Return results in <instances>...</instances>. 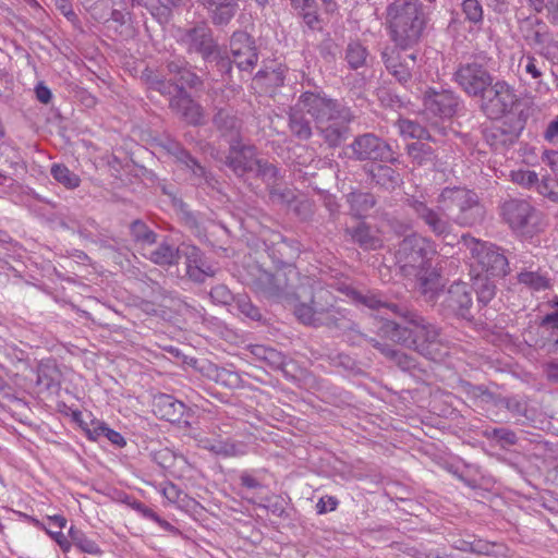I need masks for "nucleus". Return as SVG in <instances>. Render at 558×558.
<instances>
[{
    "instance_id": "57",
    "label": "nucleus",
    "mask_w": 558,
    "mask_h": 558,
    "mask_svg": "<svg viewBox=\"0 0 558 558\" xmlns=\"http://www.w3.org/2000/svg\"><path fill=\"white\" fill-rule=\"evenodd\" d=\"M518 279L520 283L536 291L545 290L549 287L547 278L534 271L520 272Z\"/></svg>"
},
{
    "instance_id": "26",
    "label": "nucleus",
    "mask_w": 558,
    "mask_h": 558,
    "mask_svg": "<svg viewBox=\"0 0 558 558\" xmlns=\"http://www.w3.org/2000/svg\"><path fill=\"white\" fill-rule=\"evenodd\" d=\"M154 413L161 420L180 422L185 412V404L170 395L160 393L154 398Z\"/></svg>"
},
{
    "instance_id": "53",
    "label": "nucleus",
    "mask_w": 558,
    "mask_h": 558,
    "mask_svg": "<svg viewBox=\"0 0 558 558\" xmlns=\"http://www.w3.org/2000/svg\"><path fill=\"white\" fill-rule=\"evenodd\" d=\"M189 68V62L184 58L174 57L171 59H167L162 64V70L166 72L167 76L172 78L173 82H178L185 71Z\"/></svg>"
},
{
    "instance_id": "54",
    "label": "nucleus",
    "mask_w": 558,
    "mask_h": 558,
    "mask_svg": "<svg viewBox=\"0 0 558 558\" xmlns=\"http://www.w3.org/2000/svg\"><path fill=\"white\" fill-rule=\"evenodd\" d=\"M537 192L554 203H558V175H547L537 183Z\"/></svg>"
},
{
    "instance_id": "39",
    "label": "nucleus",
    "mask_w": 558,
    "mask_h": 558,
    "mask_svg": "<svg viewBox=\"0 0 558 558\" xmlns=\"http://www.w3.org/2000/svg\"><path fill=\"white\" fill-rule=\"evenodd\" d=\"M396 125L400 134L403 136L417 138L420 141L426 140L429 142H436V138L430 134V131L416 121L409 119H398Z\"/></svg>"
},
{
    "instance_id": "38",
    "label": "nucleus",
    "mask_w": 558,
    "mask_h": 558,
    "mask_svg": "<svg viewBox=\"0 0 558 558\" xmlns=\"http://www.w3.org/2000/svg\"><path fill=\"white\" fill-rule=\"evenodd\" d=\"M48 526L43 529L59 546L63 551H69L71 543L69 538L62 533V529L66 525L65 517L61 514L48 515Z\"/></svg>"
},
{
    "instance_id": "36",
    "label": "nucleus",
    "mask_w": 558,
    "mask_h": 558,
    "mask_svg": "<svg viewBox=\"0 0 558 558\" xmlns=\"http://www.w3.org/2000/svg\"><path fill=\"white\" fill-rule=\"evenodd\" d=\"M416 277L420 279V289L426 301L436 302L441 299L444 291L440 289L439 275L434 269L423 271Z\"/></svg>"
},
{
    "instance_id": "1",
    "label": "nucleus",
    "mask_w": 558,
    "mask_h": 558,
    "mask_svg": "<svg viewBox=\"0 0 558 558\" xmlns=\"http://www.w3.org/2000/svg\"><path fill=\"white\" fill-rule=\"evenodd\" d=\"M393 310L396 316L403 318L408 325L387 318L378 328V337L412 349L433 361L441 360L447 355L448 347L442 338L441 328L407 306H393Z\"/></svg>"
},
{
    "instance_id": "20",
    "label": "nucleus",
    "mask_w": 558,
    "mask_h": 558,
    "mask_svg": "<svg viewBox=\"0 0 558 558\" xmlns=\"http://www.w3.org/2000/svg\"><path fill=\"white\" fill-rule=\"evenodd\" d=\"M460 104L459 96L453 92L441 89H428L424 95V108L426 112L440 118H451L456 114Z\"/></svg>"
},
{
    "instance_id": "25",
    "label": "nucleus",
    "mask_w": 558,
    "mask_h": 558,
    "mask_svg": "<svg viewBox=\"0 0 558 558\" xmlns=\"http://www.w3.org/2000/svg\"><path fill=\"white\" fill-rule=\"evenodd\" d=\"M141 81L148 89L158 92L160 95L170 98L179 94V89L182 87L179 83H174L172 78L167 76L166 73L148 66L142 71Z\"/></svg>"
},
{
    "instance_id": "45",
    "label": "nucleus",
    "mask_w": 558,
    "mask_h": 558,
    "mask_svg": "<svg viewBox=\"0 0 558 558\" xmlns=\"http://www.w3.org/2000/svg\"><path fill=\"white\" fill-rule=\"evenodd\" d=\"M408 154L417 165L433 163L436 159V154L433 147L423 142H414L407 146Z\"/></svg>"
},
{
    "instance_id": "40",
    "label": "nucleus",
    "mask_w": 558,
    "mask_h": 558,
    "mask_svg": "<svg viewBox=\"0 0 558 558\" xmlns=\"http://www.w3.org/2000/svg\"><path fill=\"white\" fill-rule=\"evenodd\" d=\"M180 246L174 247L166 242L160 243L149 252V259L160 266H169L179 263Z\"/></svg>"
},
{
    "instance_id": "22",
    "label": "nucleus",
    "mask_w": 558,
    "mask_h": 558,
    "mask_svg": "<svg viewBox=\"0 0 558 558\" xmlns=\"http://www.w3.org/2000/svg\"><path fill=\"white\" fill-rule=\"evenodd\" d=\"M169 108L191 125H199L203 120V108L186 89L180 87L179 94L169 100Z\"/></svg>"
},
{
    "instance_id": "11",
    "label": "nucleus",
    "mask_w": 558,
    "mask_h": 558,
    "mask_svg": "<svg viewBox=\"0 0 558 558\" xmlns=\"http://www.w3.org/2000/svg\"><path fill=\"white\" fill-rule=\"evenodd\" d=\"M502 219L509 227L521 233L533 232L539 223V213L527 201L511 198L500 206Z\"/></svg>"
},
{
    "instance_id": "23",
    "label": "nucleus",
    "mask_w": 558,
    "mask_h": 558,
    "mask_svg": "<svg viewBox=\"0 0 558 558\" xmlns=\"http://www.w3.org/2000/svg\"><path fill=\"white\" fill-rule=\"evenodd\" d=\"M473 395L484 402H493L496 407L507 409L513 416H526L527 401L524 397H496L483 386L473 387Z\"/></svg>"
},
{
    "instance_id": "60",
    "label": "nucleus",
    "mask_w": 558,
    "mask_h": 558,
    "mask_svg": "<svg viewBox=\"0 0 558 558\" xmlns=\"http://www.w3.org/2000/svg\"><path fill=\"white\" fill-rule=\"evenodd\" d=\"M462 10L465 17L472 23H478L483 20V8L477 0H464Z\"/></svg>"
},
{
    "instance_id": "42",
    "label": "nucleus",
    "mask_w": 558,
    "mask_h": 558,
    "mask_svg": "<svg viewBox=\"0 0 558 558\" xmlns=\"http://www.w3.org/2000/svg\"><path fill=\"white\" fill-rule=\"evenodd\" d=\"M69 537L71 546L74 545L82 553L89 555H100L102 551L99 545L89 538L82 530L72 525L69 530Z\"/></svg>"
},
{
    "instance_id": "12",
    "label": "nucleus",
    "mask_w": 558,
    "mask_h": 558,
    "mask_svg": "<svg viewBox=\"0 0 558 558\" xmlns=\"http://www.w3.org/2000/svg\"><path fill=\"white\" fill-rule=\"evenodd\" d=\"M381 59L396 81L402 85L411 82L417 69V51L414 48L387 47L381 52Z\"/></svg>"
},
{
    "instance_id": "33",
    "label": "nucleus",
    "mask_w": 558,
    "mask_h": 558,
    "mask_svg": "<svg viewBox=\"0 0 558 558\" xmlns=\"http://www.w3.org/2000/svg\"><path fill=\"white\" fill-rule=\"evenodd\" d=\"M345 198L350 206V214L356 218L365 217L377 204L373 193L359 190L348 193Z\"/></svg>"
},
{
    "instance_id": "3",
    "label": "nucleus",
    "mask_w": 558,
    "mask_h": 558,
    "mask_svg": "<svg viewBox=\"0 0 558 558\" xmlns=\"http://www.w3.org/2000/svg\"><path fill=\"white\" fill-rule=\"evenodd\" d=\"M386 24L398 47L414 48L426 27L427 14L420 0H393L386 8Z\"/></svg>"
},
{
    "instance_id": "2",
    "label": "nucleus",
    "mask_w": 558,
    "mask_h": 558,
    "mask_svg": "<svg viewBox=\"0 0 558 558\" xmlns=\"http://www.w3.org/2000/svg\"><path fill=\"white\" fill-rule=\"evenodd\" d=\"M281 300L303 325L319 328L335 295L325 289L314 291L312 279L301 276L294 265L281 262Z\"/></svg>"
},
{
    "instance_id": "44",
    "label": "nucleus",
    "mask_w": 558,
    "mask_h": 558,
    "mask_svg": "<svg viewBox=\"0 0 558 558\" xmlns=\"http://www.w3.org/2000/svg\"><path fill=\"white\" fill-rule=\"evenodd\" d=\"M130 233L133 241L143 247L155 244L157 240V234L141 219L131 223Z\"/></svg>"
},
{
    "instance_id": "58",
    "label": "nucleus",
    "mask_w": 558,
    "mask_h": 558,
    "mask_svg": "<svg viewBox=\"0 0 558 558\" xmlns=\"http://www.w3.org/2000/svg\"><path fill=\"white\" fill-rule=\"evenodd\" d=\"M209 296L214 303L220 305H230L232 302H235L236 299L226 284L213 287Z\"/></svg>"
},
{
    "instance_id": "51",
    "label": "nucleus",
    "mask_w": 558,
    "mask_h": 558,
    "mask_svg": "<svg viewBox=\"0 0 558 558\" xmlns=\"http://www.w3.org/2000/svg\"><path fill=\"white\" fill-rule=\"evenodd\" d=\"M483 434L487 439L497 440L502 447L513 446L518 441L515 433L505 427L486 429Z\"/></svg>"
},
{
    "instance_id": "5",
    "label": "nucleus",
    "mask_w": 558,
    "mask_h": 558,
    "mask_svg": "<svg viewBox=\"0 0 558 558\" xmlns=\"http://www.w3.org/2000/svg\"><path fill=\"white\" fill-rule=\"evenodd\" d=\"M437 245L428 236L413 232L404 236L395 248V264L403 276H417L432 268Z\"/></svg>"
},
{
    "instance_id": "55",
    "label": "nucleus",
    "mask_w": 558,
    "mask_h": 558,
    "mask_svg": "<svg viewBox=\"0 0 558 558\" xmlns=\"http://www.w3.org/2000/svg\"><path fill=\"white\" fill-rule=\"evenodd\" d=\"M254 173L257 178L262 179L268 185H272L277 181V167L266 159L259 158L254 168Z\"/></svg>"
},
{
    "instance_id": "30",
    "label": "nucleus",
    "mask_w": 558,
    "mask_h": 558,
    "mask_svg": "<svg viewBox=\"0 0 558 558\" xmlns=\"http://www.w3.org/2000/svg\"><path fill=\"white\" fill-rule=\"evenodd\" d=\"M344 232L353 243L359 244L363 250H377L381 246L380 238L365 222L348 227Z\"/></svg>"
},
{
    "instance_id": "9",
    "label": "nucleus",
    "mask_w": 558,
    "mask_h": 558,
    "mask_svg": "<svg viewBox=\"0 0 558 558\" xmlns=\"http://www.w3.org/2000/svg\"><path fill=\"white\" fill-rule=\"evenodd\" d=\"M349 157L357 161L395 162V151L389 143L374 133H364L354 137L345 147Z\"/></svg>"
},
{
    "instance_id": "49",
    "label": "nucleus",
    "mask_w": 558,
    "mask_h": 558,
    "mask_svg": "<svg viewBox=\"0 0 558 558\" xmlns=\"http://www.w3.org/2000/svg\"><path fill=\"white\" fill-rule=\"evenodd\" d=\"M50 172L57 182L68 189H76L81 183L80 177L62 163H54Z\"/></svg>"
},
{
    "instance_id": "64",
    "label": "nucleus",
    "mask_w": 558,
    "mask_h": 558,
    "mask_svg": "<svg viewBox=\"0 0 558 558\" xmlns=\"http://www.w3.org/2000/svg\"><path fill=\"white\" fill-rule=\"evenodd\" d=\"M281 375H283L288 380L295 381L300 378V375L303 371L298 367L292 360L286 361V359L281 357Z\"/></svg>"
},
{
    "instance_id": "59",
    "label": "nucleus",
    "mask_w": 558,
    "mask_h": 558,
    "mask_svg": "<svg viewBox=\"0 0 558 558\" xmlns=\"http://www.w3.org/2000/svg\"><path fill=\"white\" fill-rule=\"evenodd\" d=\"M298 14L302 16L304 23L313 31L322 29V20L317 14L314 2L298 10Z\"/></svg>"
},
{
    "instance_id": "19",
    "label": "nucleus",
    "mask_w": 558,
    "mask_h": 558,
    "mask_svg": "<svg viewBox=\"0 0 558 558\" xmlns=\"http://www.w3.org/2000/svg\"><path fill=\"white\" fill-rule=\"evenodd\" d=\"M184 259L186 276L194 282L203 283L207 277H214L215 270L207 266L203 252L195 245H180L179 262Z\"/></svg>"
},
{
    "instance_id": "50",
    "label": "nucleus",
    "mask_w": 558,
    "mask_h": 558,
    "mask_svg": "<svg viewBox=\"0 0 558 558\" xmlns=\"http://www.w3.org/2000/svg\"><path fill=\"white\" fill-rule=\"evenodd\" d=\"M235 305L239 312L246 318L253 322H259L265 324V319L259 308L255 306L251 299L245 294H239L235 299Z\"/></svg>"
},
{
    "instance_id": "61",
    "label": "nucleus",
    "mask_w": 558,
    "mask_h": 558,
    "mask_svg": "<svg viewBox=\"0 0 558 558\" xmlns=\"http://www.w3.org/2000/svg\"><path fill=\"white\" fill-rule=\"evenodd\" d=\"M177 83H179V85H181L184 89H186V87L191 89H199L203 87L202 78L195 72H193L190 66L183 71V74Z\"/></svg>"
},
{
    "instance_id": "41",
    "label": "nucleus",
    "mask_w": 558,
    "mask_h": 558,
    "mask_svg": "<svg viewBox=\"0 0 558 558\" xmlns=\"http://www.w3.org/2000/svg\"><path fill=\"white\" fill-rule=\"evenodd\" d=\"M344 59L350 69L357 70L367 65L368 50L360 41L352 40L345 48Z\"/></svg>"
},
{
    "instance_id": "37",
    "label": "nucleus",
    "mask_w": 558,
    "mask_h": 558,
    "mask_svg": "<svg viewBox=\"0 0 558 558\" xmlns=\"http://www.w3.org/2000/svg\"><path fill=\"white\" fill-rule=\"evenodd\" d=\"M555 330H558V310L542 318L536 329L539 338H531L532 342L530 345L537 349H544L547 345V339L555 336Z\"/></svg>"
},
{
    "instance_id": "15",
    "label": "nucleus",
    "mask_w": 558,
    "mask_h": 558,
    "mask_svg": "<svg viewBox=\"0 0 558 558\" xmlns=\"http://www.w3.org/2000/svg\"><path fill=\"white\" fill-rule=\"evenodd\" d=\"M312 98H319V93H303L289 111L288 128L291 134L300 141L308 140L313 133L311 121L305 116L308 113L314 119L313 109L310 107Z\"/></svg>"
},
{
    "instance_id": "17",
    "label": "nucleus",
    "mask_w": 558,
    "mask_h": 558,
    "mask_svg": "<svg viewBox=\"0 0 558 558\" xmlns=\"http://www.w3.org/2000/svg\"><path fill=\"white\" fill-rule=\"evenodd\" d=\"M187 53L201 54L204 60H210L217 52V44L211 29L205 24H197L186 29L181 36Z\"/></svg>"
},
{
    "instance_id": "27",
    "label": "nucleus",
    "mask_w": 558,
    "mask_h": 558,
    "mask_svg": "<svg viewBox=\"0 0 558 558\" xmlns=\"http://www.w3.org/2000/svg\"><path fill=\"white\" fill-rule=\"evenodd\" d=\"M367 342L378 350L388 361L392 362L401 371L411 372L417 367V362L412 355L393 348L391 344L379 341L377 338L369 337Z\"/></svg>"
},
{
    "instance_id": "62",
    "label": "nucleus",
    "mask_w": 558,
    "mask_h": 558,
    "mask_svg": "<svg viewBox=\"0 0 558 558\" xmlns=\"http://www.w3.org/2000/svg\"><path fill=\"white\" fill-rule=\"evenodd\" d=\"M512 180L523 186L530 187L539 183L537 173L531 170H519L512 172Z\"/></svg>"
},
{
    "instance_id": "29",
    "label": "nucleus",
    "mask_w": 558,
    "mask_h": 558,
    "mask_svg": "<svg viewBox=\"0 0 558 558\" xmlns=\"http://www.w3.org/2000/svg\"><path fill=\"white\" fill-rule=\"evenodd\" d=\"M347 295L357 305H363L371 310L387 308L396 315L393 306H400L396 303L388 302L380 293L373 290H356L354 288H348Z\"/></svg>"
},
{
    "instance_id": "6",
    "label": "nucleus",
    "mask_w": 558,
    "mask_h": 558,
    "mask_svg": "<svg viewBox=\"0 0 558 558\" xmlns=\"http://www.w3.org/2000/svg\"><path fill=\"white\" fill-rule=\"evenodd\" d=\"M438 204L448 210L451 220L461 227H472L480 223L485 215L477 195L465 189L446 187L438 196Z\"/></svg>"
},
{
    "instance_id": "34",
    "label": "nucleus",
    "mask_w": 558,
    "mask_h": 558,
    "mask_svg": "<svg viewBox=\"0 0 558 558\" xmlns=\"http://www.w3.org/2000/svg\"><path fill=\"white\" fill-rule=\"evenodd\" d=\"M486 143L496 151H504L514 144L518 134L506 126H492L484 133Z\"/></svg>"
},
{
    "instance_id": "13",
    "label": "nucleus",
    "mask_w": 558,
    "mask_h": 558,
    "mask_svg": "<svg viewBox=\"0 0 558 558\" xmlns=\"http://www.w3.org/2000/svg\"><path fill=\"white\" fill-rule=\"evenodd\" d=\"M494 75L481 62L461 64L454 72V81L470 97L480 98L494 81Z\"/></svg>"
},
{
    "instance_id": "48",
    "label": "nucleus",
    "mask_w": 558,
    "mask_h": 558,
    "mask_svg": "<svg viewBox=\"0 0 558 558\" xmlns=\"http://www.w3.org/2000/svg\"><path fill=\"white\" fill-rule=\"evenodd\" d=\"M519 66L522 68L525 74L535 80L539 86L542 85V77L546 69V63L543 60L532 54H526L521 58Z\"/></svg>"
},
{
    "instance_id": "21",
    "label": "nucleus",
    "mask_w": 558,
    "mask_h": 558,
    "mask_svg": "<svg viewBox=\"0 0 558 558\" xmlns=\"http://www.w3.org/2000/svg\"><path fill=\"white\" fill-rule=\"evenodd\" d=\"M258 159L256 148L253 145L242 144L240 140L230 144L226 165L232 169L236 175L242 177L254 171Z\"/></svg>"
},
{
    "instance_id": "35",
    "label": "nucleus",
    "mask_w": 558,
    "mask_h": 558,
    "mask_svg": "<svg viewBox=\"0 0 558 558\" xmlns=\"http://www.w3.org/2000/svg\"><path fill=\"white\" fill-rule=\"evenodd\" d=\"M281 210L300 220H306L313 214L312 203L304 197H295L291 192H281Z\"/></svg>"
},
{
    "instance_id": "43",
    "label": "nucleus",
    "mask_w": 558,
    "mask_h": 558,
    "mask_svg": "<svg viewBox=\"0 0 558 558\" xmlns=\"http://www.w3.org/2000/svg\"><path fill=\"white\" fill-rule=\"evenodd\" d=\"M181 165L190 172V179L194 185H213L214 178L191 154L189 160L184 159Z\"/></svg>"
},
{
    "instance_id": "63",
    "label": "nucleus",
    "mask_w": 558,
    "mask_h": 558,
    "mask_svg": "<svg viewBox=\"0 0 558 558\" xmlns=\"http://www.w3.org/2000/svg\"><path fill=\"white\" fill-rule=\"evenodd\" d=\"M216 381L227 387H238L240 384V376L231 371L221 368L217 371Z\"/></svg>"
},
{
    "instance_id": "24",
    "label": "nucleus",
    "mask_w": 558,
    "mask_h": 558,
    "mask_svg": "<svg viewBox=\"0 0 558 558\" xmlns=\"http://www.w3.org/2000/svg\"><path fill=\"white\" fill-rule=\"evenodd\" d=\"M213 123L229 145L241 140L242 122L232 109H219L213 118Z\"/></svg>"
},
{
    "instance_id": "10",
    "label": "nucleus",
    "mask_w": 558,
    "mask_h": 558,
    "mask_svg": "<svg viewBox=\"0 0 558 558\" xmlns=\"http://www.w3.org/2000/svg\"><path fill=\"white\" fill-rule=\"evenodd\" d=\"M404 203L435 236L446 239L452 233L451 217L448 210L442 209L441 204L433 208L424 199L414 195L407 196Z\"/></svg>"
},
{
    "instance_id": "31",
    "label": "nucleus",
    "mask_w": 558,
    "mask_h": 558,
    "mask_svg": "<svg viewBox=\"0 0 558 558\" xmlns=\"http://www.w3.org/2000/svg\"><path fill=\"white\" fill-rule=\"evenodd\" d=\"M367 173L373 183L386 191H395L402 183L401 174L387 165L372 166Z\"/></svg>"
},
{
    "instance_id": "52",
    "label": "nucleus",
    "mask_w": 558,
    "mask_h": 558,
    "mask_svg": "<svg viewBox=\"0 0 558 558\" xmlns=\"http://www.w3.org/2000/svg\"><path fill=\"white\" fill-rule=\"evenodd\" d=\"M524 38L532 46H542L549 40L547 27L537 21L535 25H530Z\"/></svg>"
},
{
    "instance_id": "16",
    "label": "nucleus",
    "mask_w": 558,
    "mask_h": 558,
    "mask_svg": "<svg viewBox=\"0 0 558 558\" xmlns=\"http://www.w3.org/2000/svg\"><path fill=\"white\" fill-rule=\"evenodd\" d=\"M326 327L330 330H336L341 333L352 335L353 341H361L369 339V337L359 330L357 324L350 315V311L340 306L337 298L335 296L329 310L325 314L323 320L319 323V328Z\"/></svg>"
},
{
    "instance_id": "7",
    "label": "nucleus",
    "mask_w": 558,
    "mask_h": 558,
    "mask_svg": "<svg viewBox=\"0 0 558 558\" xmlns=\"http://www.w3.org/2000/svg\"><path fill=\"white\" fill-rule=\"evenodd\" d=\"M462 239L473 259L471 274L488 277H504L508 274V259L498 246L465 235Z\"/></svg>"
},
{
    "instance_id": "14",
    "label": "nucleus",
    "mask_w": 558,
    "mask_h": 558,
    "mask_svg": "<svg viewBox=\"0 0 558 558\" xmlns=\"http://www.w3.org/2000/svg\"><path fill=\"white\" fill-rule=\"evenodd\" d=\"M472 304V287L465 282H453L441 294L440 307L445 315H453L471 320L473 318Z\"/></svg>"
},
{
    "instance_id": "18",
    "label": "nucleus",
    "mask_w": 558,
    "mask_h": 558,
    "mask_svg": "<svg viewBox=\"0 0 558 558\" xmlns=\"http://www.w3.org/2000/svg\"><path fill=\"white\" fill-rule=\"evenodd\" d=\"M232 62L241 71L252 70L258 60L255 40L246 32H234L230 39Z\"/></svg>"
},
{
    "instance_id": "47",
    "label": "nucleus",
    "mask_w": 558,
    "mask_h": 558,
    "mask_svg": "<svg viewBox=\"0 0 558 558\" xmlns=\"http://www.w3.org/2000/svg\"><path fill=\"white\" fill-rule=\"evenodd\" d=\"M203 444L205 449L217 456L235 457L243 454L242 445H236L234 442L206 439Z\"/></svg>"
},
{
    "instance_id": "46",
    "label": "nucleus",
    "mask_w": 558,
    "mask_h": 558,
    "mask_svg": "<svg viewBox=\"0 0 558 558\" xmlns=\"http://www.w3.org/2000/svg\"><path fill=\"white\" fill-rule=\"evenodd\" d=\"M474 277V289L477 293L478 302L487 304L495 295L496 286L492 280L494 277H488L480 274H472Z\"/></svg>"
},
{
    "instance_id": "4",
    "label": "nucleus",
    "mask_w": 558,
    "mask_h": 558,
    "mask_svg": "<svg viewBox=\"0 0 558 558\" xmlns=\"http://www.w3.org/2000/svg\"><path fill=\"white\" fill-rule=\"evenodd\" d=\"M310 107L325 143L333 148L340 146L348 138L350 124L355 120L351 108L323 94H319V98H312Z\"/></svg>"
},
{
    "instance_id": "56",
    "label": "nucleus",
    "mask_w": 558,
    "mask_h": 558,
    "mask_svg": "<svg viewBox=\"0 0 558 558\" xmlns=\"http://www.w3.org/2000/svg\"><path fill=\"white\" fill-rule=\"evenodd\" d=\"M159 146L172 156L177 162L181 163L184 159L189 160V150L182 144L173 138L167 137L159 143Z\"/></svg>"
},
{
    "instance_id": "32",
    "label": "nucleus",
    "mask_w": 558,
    "mask_h": 558,
    "mask_svg": "<svg viewBox=\"0 0 558 558\" xmlns=\"http://www.w3.org/2000/svg\"><path fill=\"white\" fill-rule=\"evenodd\" d=\"M253 291L262 299L277 302L279 299V286L276 276L266 270H258L257 276L252 282Z\"/></svg>"
},
{
    "instance_id": "28",
    "label": "nucleus",
    "mask_w": 558,
    "mask_h": 558,
    "mask_svg": "<svg viewBox=\"0 0 558 558\" xmlns=\"http://www.w3.org/2000/svg\"><path fill=\"white\" fill-rule=\"evenodd\" d=\"M210 15L216 26L227 25L235 15L238 3L235 0H196Z\"/></svg>"
},
{
    "instance_id": "8",
    "label": "nucleus",
    "mask_w": 558,
    "mask_h": 558,
    "mask_svg": "<svg viewBox=\"0 0 558 558\" xmlns=\"http://www.w3.org/2000/svg\"><path fill=\"white\" fill-rule=\"evenodd\" d=\"M519 98L512 85L505 80L494 78L480 97V108L489 119H499L509 113Z\"/></svg>"
}]
</instances>
